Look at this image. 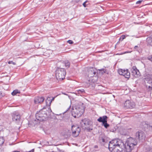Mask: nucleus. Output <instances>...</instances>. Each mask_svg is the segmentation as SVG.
<instances>
[{"label":"nucleus","mask_w":152,"mask_h":152,"mask_svg":"<svg viewBox=\"0 0 152 152\" xmlns=\"http://www.w3.org/2000/svg\"><path fill=\"white\" fill-rule=\"evenodd\" d=\"M13 64H15V63L14 62H12V63Z\"/></svg>","instance_id":"39"},{"label":"nucleus","mask_w":152,"mask_h":152,"mask_svg":"<svg viewBox=\"0 0 152 152\" xmlns=\"http://www.w3.org/2000/svg\"><path fill=\"white\" fill-rule=\"evenodd\" d=\"M91 123V122L90 121L89 119L87 118H84L82 119L80 122V123L82 125L84 124L85 126H89Z\"/></svg>","instance_id":"13"},{"label":"nucleus","mask_w":152,"mask_h":152,"mask_svg":"<svg viewBox=\"0 0 152 152\" xmlns=\"http://www.w3.org/2000/svg\"><path fill=\"white\" fill-rule=\"evenodd\" d=\"M146 41L148 45L152 46V38L150 37H148L146 39Z\"/></svg>","instance_id":"19"},{"label":"nucleus","mask_w":152,"mask_h":152,"mask_svg":"<svg viewBox=\"0 0 152 152\" xmlns=\"http://www.w3.org/2000/svg\"><path fill=\"white\" fill-rule=\"evenodd\" d=\"M147 59L152 62V56H149L147 57Z\"/></svg>","instance_id":"26"},{"label":"nucleus","mask_w":152,"mask_h":152,"mask_svg":"<svg viewBox=\"0 0 152 152\" xmlns=\"http://www.w3.org/2000/svg\"><path fill=\"white\" fill-rule=\"evenodd\" d=\"M50 110L51 111V109H50Z\"/></svg>","instance_id":"41"},{"label":"nucleus","mask_w":152,"mask_h":152,"mask_svg":"<svg viewBox=\"0 0 152 152\" xmlns=\"http://www.w3.org/2000/svg\"><path fill=\"white\" fill-rule=\"evenodd\" d=\"M83 105V103H80L75 105V109L72 108L71 114L74 118L79 117L83 113L85 109Z\"/></svg>","instance_id":"2"},{"label":"nucleus","mask_w":152,"mask_h":152,"mask_svg":"<svg viewBox=\"0 0 152 152\" xmlns=\"http://www.w3.org/2000/svg\"><path fill=\"white\" fill-rule=\"evenodd\" d=\"M126 142L124 144L122 141L119 139H115L109 142L108 148L109 150L112 152H125L121 147V144L124 145L126 152H131L134 148V146L136 145V142L132 144Z\"/></svg>","instance_id":"1"},{"label":"nucleus","mask_w":152,"mask_h":152,"mask_svg":"<svg viewBox=\"0 0 152 152\" xmlns=\"http://www.w3.org/2000/svg\"><path fill=\"white\" fill-rule=\"evenodd\" d=\"M70 63L67 61V67H69L70 66Z\"/></svg>","instance_id":"31"},{"label":"nucleus","mask_w":152,"mask_h":152,"mask_svg":"<svg viewBox=\"0 0 152 152\" xmlns=\"http://www.w3.org/2000/svg\"><path fill=\"white\" fill-rule=\"evenodd\" d=\"M145 127H147L148 129H149V130H152V126L149 125L148 124H147L145 123Z\"/></svg>","instance_id":"21"},{"label":"nucleus","mask_w":152,"mask_h":152,"mask_svg":"<svg viewBox=\"0 0 152 152\" xmlns=\"http://www.w3.org/2000/svg\"><path fill=\"white\" fill-rule=\"evenodd\" d=\"M67 43H69V44H72L73 43V42L72 41L69 40L67 41Z\"/></svg>","instance_id":"28"},{"label":"nucleus","mask_w":152,"mask_h":152,"mask_svg":"<svg viewBox=\"0 0 152 152\" xmlns=\"http://www.w3.org/2000/svg\"><path fill=\"white\" fill-rule=\"evenodd\" d=\"M118 72L119 75H123L126 78H129L130 77V73L128 69H119L118 70Z\"/></svg>","instance_id":"7"},{"label":"nucleus","mask_w":152,"mask_h":152,"mask_svg":"<svg viewBox=\"0 0 152 152\" xmlns=\"http://www.w3.org/2000/svg\"><path fill=\"white\" fill-rule=\"evenodd\" d=\"M45 110V108H43L36 113L35 117L37 121H41L46 119L47 115Z\"/></svg>","instance_id":"3"},{"label":"nucleus","mask_w":152,"mask_h":152,"mask_svg":"<svg viewBox=\"0 0 152 152\" xmlns=\"http://www.w3.org/2000/svg\"><path fill=\"white\" fill-rule=\"evenodd\" d=\"M3 96L2 95V93L0 92V98H1Z\"/></svg>","instance_id":"33"},{"label":"nucleus","mask_w":152,"mask_h":152,"mask_svg":"<svg viewBox=\"0 0 152 152\" xmlns=\"http://www.w3.org/2000/svg\"><path fill=\"white\" fill-rule=\"evenodd\" d=\"M66 111H65V112H64L63 113V114H64V113H66Z\"/></svg>","instance_id":"38"},{"label":"nucleus","mask_w":152,"mask_h":152,"mask_svg":"<svg viewBox=\"0 0 152 152\" xmlns=\"http://www.w3.org/2000/svg\"><path fill=\"white\" fill-rule=\"evenodd\" d=\"M12 62H13V61H10L8 62V64H10L12 63Z\"/></svg>","instance_id":"36"},{"label":"nucleus","mask_w":152,"mask_h":152,"mask_svg":"<svg viewBox=\"0 0 152 152\" xmlns=\"http://www.w3.org/2000/svg\"><path fill=\"white\" fill-rule=\"evenodd\" d=\"M108 117L106 116H103L102 117H100L97 119V121L99 122H102V124L107 121Z\"/></svg>","instance_id":"15"},{"label":"nucleus","mask_w":152,"mask_h":152,"mask_svg":"<svg viewBox=\"0 0 152 152\" xmlns=\"http://www.w3.org/2000/svg\"><path fill=\"white\" fill-rule=\"evenodd\" d=\"M78 91L79 93H83V92H85L84 90L83 89H80V90H79Z\"/></svg>","instance_id":"27"},{"label":"nucleus","mask_w":152,"mask_h":152,"mask_svg":"<svg viewBox=\"0 0 152 152\" xmlns=\"http://www.w3.org/2000/svg\"><path fill=\"white\" fill-rule=\"evenodd\" d=\"M136 138L137 140H144L145 138V134L144 132L142 131L137 132L135 134Z\"/></svg>","instance_id":"9"},{"label":"nucleus","mask_w":152,"mask_h":152,"mask_svg":"<svg viewBox=\"0 0 152 152\" xmlns=\"http://www.w3.org/2000/svg\"><path fill=\"white\" fill-rule=\"evenodd\" d=\"M98 148V146L97 145H95L94 146V148Z\"/></svg>","instance_id":"35"},{"label":"nucleus","mask_w":152,"mask_h":152,"mask_svg":"<svg viewBox=\"0 0 152 152\" xmlns=\"http://www.w3.org/2000/svg\"><path fill=\"white\" fill-rule=\"evenodd\" d=\"M134 50L137 51L139 53H142V50L140 45L135 46L134 48Z\"/></svg>","instance_id":"18"},{"label":"nucleus","mask_w":152,"mask_h":152,"mask_svg":"<svg viewBox=\"0 0 152 152\" xmlns=\"http://www.w3.org/2000/svg\"><path fill=\"white\" fill-rule=\"evenodd\" d=\"M67 134L68 133V132H67Z\"/></svg>","instance_id":"42"},{"label":"nucleus","mask_w":152,"mask_h":152,"mask_svg":"<svg viewBox=\"0 0 152 152\" xmlns=\"http://www.w3.org/2000/svg\"><path fill=\"white\" fill-rule=\"evenodd\" d=\"M135 103L133 101L127 100L124 103V107L127 109H132L135 107Z\"/></svg>","instance_id":"8"},{"label":"nucleus","mask_w":152,"mask_h":152,"mask_svg":"<svg viewBox=\"0 0 152 152\" xmlns=\"http://www.w3.org/2000/svg\"><path fill=\"white\" fill-rule=\"evenodd\" d=\"M13 121L17 124H19L21 121V116L17 111L13 112L11 114Z\"/></svg>","instance_id":"5"},{"label":"nucleus","mask_w":152,"mask_h":152,"mask_svg":"<svg viewBox=\"0 0 152 152\" xmlns=\"http://www.w3.org/2000/svg\"><path fill=\"white\" fill-rule=\"evenodd\" d=\"M87 2H88V1H86L85 2H84L83 4V6L85 7H86V3Z\"/></svg>","instance_id":"29"},{"label":"nucleus","mask_w":152,"mask_h":152,"mask_svg":"<svg viewBox=\"0 0 152 152\" xmlns=\"http://www.w3.org/2000/svg\"><path fill=\"white\" fill-rule=\"evenodd\" d=\"M64 95H66V94L65 93H63Z\"/></svg>","instance_id":"40"},{"label":"nucleus","mask_w":152,"mask_h":152,"mask_svg":"<svg viewBox=\"0 0 152 152\" xmlns=\"http://www.w3.org/2000/svg\"><path fill=\"white\" fill-rule=\"evenodd\" d=\"M132 75L136 78L140 76L139 70L136 66H133L131 70Z\"/></svg>","instance_id":"11"},{"label":"nucleus","mask_w":152,"mask_h":152,"mask_svg":"<svg viewBox=\"0 0 152 152\" xmlns=\"http://www.w3.org/2000/svg\"><path fill=\"white\" fill-rule=\"evenodd\" d=\"M54 98L55 97H53L51 99L50 97L47 98V99L46 100V105L49 106H50L52 101L54 100Z\"/></svg>","instance_id":"17"},{"label":"nucleus","mask_w":152,"mask_h":152,"mask_svg":"<svg viewBox=\"0 0 152 152\" xmlns=\"http://www.w3.org/2000/svg\"><path fill=\"white\" fill-rule=\"evenodd\" d=\"M71 130L72 136L76 137L79 135L80 131V129L77 126L73 125L72 126Z\"/></svg>","instance_id":"6"},{"label":"nucleus","mask_w":152,"mask_h":152,"mask_svg":"<svg viewBox=\"0 0 152 152\" xmlns=\"http://www.w3.org/2000/svg\"><path fill=\"white\" fill-rule=\"evenodd\" d=\"M88 77H93L96 74V70L93 68H91L88 69Z\"/></svg>","instance_id":"14"},{"label":"nucleus","mask_w":152,"mask_h":152,"mask_svg":"<svg viewBox=\"0 0 152 152\" xmlns=\"http://www.w3.org/2000/svg\"><path fill=\"white\" fill-rule=\"evenodd\" d=\"M20 91L18 90H15L13 91L12 92V94L13 96H15L17 94H20Z\"/></svg>","instance_id":"20"},{"label":"nucleus","mask_w":152,"mask_h":152,"mask_svg":"<svg viewBox=\"0 0 152 152\" xmlns=\"http://www.w3.org/2000/svg\"><path fill=\"white\" fill-rule=\"evenodd\" d=\"M66 73L64 68L57 67L56 71V77L57 80H63L65 78Z\"/></svg>","instance_id":"4"},{"label":"nucleus","mask_w":152,"mask_h":152,"mask_svg":"<svg viewBox=\"0 0 152 152\" xmlns=\"http://www.w3.org/2000/svg\"><path fill=\"white\" fill-rule=\"evenodd\" d=\"M87 130H88L89 131H90L92 130V128H91L90 127H87Z\"/></svg>","instance_id":"32"},{"label":"nucleus","mask_w":152,"mask_h":152,"mask_svg":"<svg viewBox=\"0 0 152 152\" xmlns=\"http://www.w3.org/2000/svg\"><path fill=\"white\" fill-rule=\"evenodd\" d=\"M129 53V52H128V51H126V52H124V53H121V54H124L128 53Z\"/></svg>","instance_id":"34"},{"label":"nucleus","mask_w":152,"mask_h":152,"mask_svg":"<svg viewBox=\"0 0 152 152\" xmlns=\"http://www.w3.org/2000/svg\"><path fill=\"white\" fill-rule=\"evenodd\" d=\"M137 140L136 138L135 139L133 138L132 137H131L128 140L126 141V142H130L132 144L135 143V142H136V145L137 143Z\"/></svg>","instance_id":"16"},{"label":"nucleus","mask_w":152,"mask_h":152,"mask_svg":"<svg viewBox=\"0 0 152 152\" xmlns=\"http://www.w3.org/2000/svg\"><path fill=\"white\" fill-rule=\"evenodd\" d=\"M69 102L70 103V104L69 105V107L67 109V113L69 112V111L70 110V107H71V101L70 99H69Z\"/></svg>","instance_id":"25"},{"label":"nucleus","mask_w":152,"mask_h":152,"mask_svg":"<svg viewBox=\"0 0 152 152\" xmlns=\"http://www.w3.org/2000/svg\"><path fill=\"white\" fill-rule=\"evenodd\" d=\"M126 37L124 35H122L119 39V40H121V41H122Z\"/></svg>","instance_id":"24"},{"label":"nucleus","mask_w":152,"mask_h":152,"mask_svg":"<svg viewBox=\"0 0 152 152\" xmlns=\"http://www.w3.org/2000/svg\"><path fill=\"white\" fill-rule=\"evenodd\" d=\"M102 125H104L106 128H107L110 126L109 124H107V121L103 124Z\"/></svg>","instance_id":"22"},{"label":"nucleus","mask_w":152,"mask_h":152,"mask_svg":"<svg viewBox=\"0 0 152 152\" xmlns=\"http://www.w3.org/2000/svg\"><path fill=\"white\" fill-rule=\"evenodd\" d=\"M45 99L43 97H37L34 99V102L35 104L41 103Z\"/></svg>","instance_id":"12"},{"label":"nucleus","mask_w":152,"mask_h":152,"mask_svg":"<svg viewBox=\"0 0 152 152\" xmlns=\"http://www.w3.org/2000/svg\"><path fill=\"white\" fill-rule=\"evenodd\" d=\"M142 1H140V0L136 2V4H140L141 3Z\"/></svg>","instance_id":"30"},{"label":"nucleus","mask_w":152,"mask_h":152,"mask_svg":"<svg viewBox=\"0 0 152 152\" xmlns=\"http://www.w3.org/2000/svg\"><path fill=\"white\" fill-rule=\"evenodd\" d=\"M4 142V140L2 138H0V146Z\"/></svg>","instance_id":"23"},{"label":"nucleus","mask_w":152,"mask_h":152,"mask_svg":"<svg viewBox=\"0 0 152 152\" xmlns=\"http://www.w3.org/2000/svg\"><path fill=\"white\" fill-rule=\"evenodd\" d=\"M106 137L104 134H101L99 135V142L102 146L104 145L106 142Z\"/></svg>","instance_id":"10"},{"label":"nucleus","mask_w":152,"mask_h":152,"mask_svg":"<svg viewBox=\"0 0 152 152\" xmlns=\"http://www.w3.org/2000/svg\"><path fill=\"white\" fill-rule=\"evenodd\" d=\"M28 152H34V150H32L31 151H28Z\"/></svg>","instance_id":"37"}]
</instances>
